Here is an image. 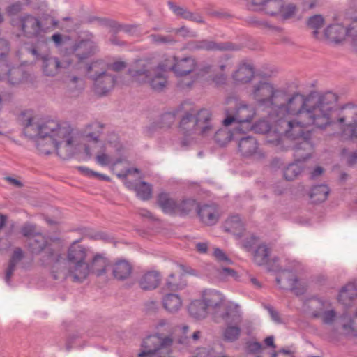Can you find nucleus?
Returning <instances> with one entry per match:
<instances>
[{"instance_id": "f257e3e1", "label": "nucleus", "mask_w": 357, "mask_h": 357, "mask_svg": "<svg viewBox=\"0 0 357 357\" xmlns=\"http://www.w3.org/2000/svg\"><path fill=\"white\" fill-rule=\"evenodd\" d=\"M19 121L26 136L38 137L36 146L40 154L55 153L62 158H67L79 151L85 142H98L97 137L78 130L68 123L40 121L31 110L22 112Z\"/></svg>"}, {"instance_id": "f03ea898", "label": "nucleus", "mask_w": 357, "mask_h": 357, "mask_svg": "<svg viewBox=\"0 0 357 357\" xmlns=\"http://www.w3.org/2000/svg\"><path fill=\"white\" fill-rule=\"evenodd\" d=\"M337 98L332 93L305 96L293 94L280 107L291 117L287 122L286 134L293 138H306L316 130H324L333 124Z\"/></svg>"}, {"instance_id": "7ed1b4c3", "label": "nucleus", "mask_w": 357, "mask_h": 357, "mask_svg": "<svg viewBox=\"0 0 357 357\" xmlns=\"http://www.w3.org/2000/svg\"><path fill=\"white\" fill-rule=\"evenodd\" d=\"M177 56L174 54H156L136 61L129 70L132 79L148 83L154 90H162L167 83V71L174 73Z\"/></svg>"}, {"instance_id": "20e7f679", "label": "nucleus", "mask_w": 357, "mask_h": 357, "mask_svg": "<svg viewBox=\"0 0 357 357\" xmlns=\"http://www.w3.org/2000/svg\"><path fill=\"white\" fill-rule=\"evenodd\" d=\"M91 250L79 244L77 241L73 242L68 248L66 254V271H59L60 264L59 255H54L51 252L50 263L52 264V274L55 279L61 276L70 278L73 281L82 282L86 279L89 272L88 262L91 258Z\"/></svg>"}, {"instance_id": "39448f33", "label": "nucleus", "mask_w": 357, "mask_h": 357, "mask_svg": "<svg viewBox=\"0 0 357 357\" xmlns=\"http://www.w3.org/2000/svg\"><path fill=\"white\" fill-rule=\"evenodd\" d=\"M180 128L186 138L191 141L206 139L214 132L211 112L202 109L194 113H187L181 119Z\"/></svg>"}, {"instance_id": "423d86ee", "label": "nucleus", "mask_w": 357, "mask_h": 357, "mask_svg": "<svg viewBox=\"0 0 357 357\" xmlns=\"http://www.w3.org/2000/svg\"><path fill=\"white\" fill-rule=\"evenodd\" d=\"M246 6L252 10L264 13L280 19L287 20L294 17L297 8L293 3L285 0H243Z\"/></svg>"}, {"instance_id": "0eeeda50", "label": "nucleus", "mask_w": 357, "mask_h": 357, "mask_svg": "<svg viewBox=\"0 0 357 357\" xmlns=\"http://www.w3.org/2000/svg\"><path fill=\"white\" fill-rule=\"evenodd\" d=\"M108 63L102 59L96 60L86 67V73L93 80V90L98 95H105L116 84V79L108 72Z\"/></svg>"}, {"instance_id": "6e6552de", "label": "nucleus", "mask_w": 357, "mask_h": 357, "mask_svg": "<svg viewBox=\"0 0 357 357\" xmlns=\"http://www.w3.org/2000/svg\"><path fill=\"white\" fill-rule=\"evenodd\" d=\"M220 316L225 323L222 333V339L229 342L237 340L241 333V312L239 305L234 302L227 303L225 312H221Z\"/></svg>"}, {"instance_id": "1a4fd4ad", "label": "nucleus", "mask_w": 357, "mask_h": 357, "mask_svg": "<svg viewBox=\"0 0 357 357\" xmlns=\"http://www.w3.org/2000/svg\"><path fill=\"white\" fill-rule=\"evenodd\" d=\"M301 265L297 261H292V264L287 268L282 270L277 278V282L283 289L291 290L299 295L307 289V282L300 275Z\"/></svg>"}, {"instance_id": "9d476101", "label": "nucleus", "mask_w": 357, "mask_h": 357, "mask_svg": "<svg viewBox=\"0 0 357 357\" xmlns=\"http://www.w3.org/2000/svg\"><path fill=\"white\" fill-rule=\"evenodd\" d=\"M172 339L158 335H149L144 339L142 344V351L139 357H167Z\"/></svg>"}, {"instance_id": "9b49d317", "label": "nucleus", "mask_w": 357, "mask_h": 357, "mask_svg": "<svg viewBox=\"0 0 357 357\" xmlns=\"http://www.w3.org/2000/svg\"><path fill=\"white\" fill-rule=\"evenodd\" d=\"M256 114L255 109L246 104H240L236 109L234 115L227 112V117L223 120L224 126L235 124L236 132L244 133L250 130V122Z\"/></svg>"}, {"instance_id": "f8f14e48", "label": "nucleus", "mask_w": 357, "mask_h": 357, "mask_svg": "<svg viewBox=\"0 0 357 357\" xmlns=\"http://www.w3.org/2000/svg\"><path fill=\"white\" fill-rule=\"evenodd\" d=\"M307 307L311 315L321 319L325 324L331 325L336 319V312L328 301L312 298L308 301Z\"/></svg>"}, {"instance_id": "ddd939ff", "label": "nucleus", "mask_w": 357, "mask_h": 357, "mask_svg": "<svg viewBox=\"0 0 357 357\" xmlns=\"http://www.w3.org/2000/svg\"><path fill=\"white\" fill-rule=\"evenodd\" d=\"M278 90L266 81L256 83L250 91V96L260 105H272Z\"/></svg>"}, {"instance_id": "4468645a", "label": "nucleus", "mask_w": 357, "mask_h": 357, "mask_svg": "<svg viewBox=\"0 0 357 357\" xmlns=\"http://www.w3.org/2000/svg\"><path fill=\"white\" fill-rule=\"evenodd\" d=\"M202 299L206 309L212 310L215 314L222 307L223 308L222 312H225L227 303L231 302V301H227L225 296L222 293L215 289L204 290L202 294Z\"/></svg>"}, {"instance_id": "2eb2a0df", "label": "nucleus", "mask_w": 357, "mask_h": 357, "mask_svg": "<svg viewBox=\"0 0 357 357\" xmlns=\"http://www.w3.org/2000/svg\"><path fill=\"white\" fill-rule=\"evenodd\" d=\"M161 273L155 269H146L140 272L137 279L138 287L143 291H153L161 282Z\"/></svg>"}, {"instance_id": "dca6fc26", "label": "nucleus", "mask_w": 357, "mask_h": 357, "mask_svg": "<svg viewBox=\"0 0 357 357\" xmlns=\"http://www.w3.org/2000/svg\"><path fill=\"white\" fill-rule=\"evenodd\" d=\"M225 67L226 66L224 63L212 66L206 65L199 70L198 75L203 77H206L208 81H212L215 84H221L226 79V77L223 73Z\"/></svg>"}, {"instance_id": "f3484780", "label": "nucleus", "mask_w": 357, "mask_h": 357, "mask_svg": "<svg viewBox=\"0 0 357 357\" xmlns=\"http://www.w3.org/2000/svg\"><path fill=\"white\" fill-rule=\"evenodd\" d=\"M20 26L24 34L28 38L38 36L42 31L40 20L31 15H25L20 17Z\"/></svg>"}, {"instance_id": "a211bd4d", "label": "nucleus", "mask_w": 357, "mask_h": 357, "mask_svg": "<svg viewBox=\"0 0 357 357\" xmlns=\"http://www.w3.org/2000/svg\"><path fill=\"white\" fill-rule=\"evenodd\" d=\"M348 31L347 27L342 24L336 23L328 26L324 31L322 39H326L331 43H340L347 39Z\"/></svg>"}, {"instance_id": "6ab92c4d", "label": "nucleus", "mask_w": 357, "mask_h": 357, "mask_svg": "<svg viewBox=\"0 0 357 357\" xmlns=\"http://www.w3.org/2000/svg\"><path fill=\"white\" fill-rule=\"evenodd\" d=\"M98 51L96 43L90 39L82 40L73 46V52L79 61L94 55Z\"/></svg>"}, {"instance_id": "aec40b11", "label": "nucleus", "mask_w": 357, "mask_h": 357, "mask_svg": "<svg viewBox=\"0 0 357 357\" xmlns=\"http://www.w3.org/2000/svg\"><path fill=\"white\" fill-rule=\"evenodd\" d=\"M108 265L107 259L102 255L91 252V258L88 262L89 272L86 274V278L91 274H95L97 276H101L106 273Z\"/></svg>"}, {"instance_id": "412c9836", "label": "nucleus", "mask_w": 357, "mask_h": 357, "mask_svg": "<svg viewBox=\"0 0 357 357\" xmlns=\"http://www.w3.org/2000/svg\"><path fill=\"white\" fill-rule=\"evenodd\" d=\"M133 266L130 262L125 259L115 261L112 266V275L114 279L124 281L130 278L132 274Z\"/></svg>"}, {"instance_id": "4be33fe9", "label": "nucleus", "mask_w": 357, "mask_h": 357, "mask_svg": "<svg viewBox=\"0 0 357 357\" xmlns=\"http://www.w3.org/2000/svg\"><path fill=\"white\" fill-rule=\"evenodd\" d=\"M43 72L48 76H54L58 73L59 69L67 68L70 65V62L68 59L60 62L55 57H43Z\"/></svg>"}, {"instance_id": "5701e85b", "label": "nucleus", "mask_w": 357, "mask_h": 357, "mask_svg": "<svg viewBox=\"0 0 357 357\" xmlns=\"http://www.w3.org/2000/svg\"><path fill=\"white\" fill-rule=\"evenodd\" d=\"M196 66L197 63L193 57H177L174 73L178 77L185 76L192 73Z\"/></svg>"}, {"instance_id": "b1692460", "label": "nucleus", "mask_w": 357, "mask_h": 357, "mask_svg": "<svg viewBox=\"0 0 357 357\" xmlns=\"http://www.w3.org/2000/svg\"><path fill=\"white\" fill-rule=\"evenodd\" d=\"M197 213L202 222L207 225H215L219 218V213L213 205H203L199 207Z\"/></svg>"}, {"instance_id": "393cba45", "label": "nucleus", "mask_w": 357, "mask_h": 357, "mask_svg": "<svg viewBox=\"0 0 357 357\" xmlns=\"http://www.w3.org/2000/svg\"><path fill=\"white\" fill-rule=\"evenodd\" d=\"M357 298V287L354 282H349L340 290L337 300L344 305H349Z\"/></svg>"}, {"instance_id": "a878e982", "label": "nucleus", "mask_w": 357, "mask_h": 357, "mask_svg": "<svg viewBox=\"0 0 357 357\" xmlns=\"http://www.w3.org/2000/svg\"><path fill=\"white\" fill-rule=\"evenodd\" d=\"M157 202L165 213L169 215L176 214L179 202L171 197L169 194L165 192L159 194Z\"/></svg>"}, {"instance_id": "bb28decb", "label": "nucleus", "mask_w": 357, "mask_h": 357, "mask_svg": "<svg viewBox=\"0 0 357 357\" xmlns=\"http://www.w3.org/2000/svg\"><path fill=\"white\" fill-rule=\"evenodd\" d=\"M255 72L252 66L242 63L233 74V79L236 83L245 84L254 77Z\"/></svg>"}, {"instance_id": "cd10ccee", "label": "nucleus", "mask_w": 357, "mask_h": 357, "mask_svg": "<svg viewBox=\"0 0 357 357\" xmlns=\"http://www.w3.org/2000/svg\"><path fill=\"white\" fill-rule=\"evenodd\" d=\"M162 302L164 308L171 313L178 312L183 305V301L177 294L169 293L165 294Z\"/></svg>"}, {"instance_id": "c85d7f7f", "label": "nucleus", "mask_w": 357, "mask_h": 357, "mask_svg": "<svg viewBox=\"0 0 357 357\" xmlns=\"http://www.w3.org/2000/svg\"><path fill=\"white\" fill-rule=\"evenodd\" d=\"M238 149L243 156H252L257 153L258 143L252 137H244L238 143Z\"/></svg>"}, {"instance_id": "c756f323", "label": "nucleus", "mask_w": 357, "mask_h": 357, "mask_svg": "<svg viewBox=\"0 0 357 357\" xmlns=\"http://www.w3.org/2000/svg\"><path fill=\"white\" fill-rule=\"evenodd\" d=\"M342 333L347 335H357V310L352 317L344 314L341 318Z\"/></svg>"}, {"instance_id": "7c9ffc66", "label": "nucleus", "mask_w": 357, "mask_h": 357, "mask_svg": "<svg viewBox=\"0 0 357 357\" xmlns=\"http://www.w3.org/2000/svg\"><path fill=\"white\" fill-rule=\"evenodd\" d=\"M225 229L234 236L241 237L244 232V225L238 215L229 218L225 222Z\"/></svg>"}, {"instance_id": "2f4dec72", "label": "nucleus", "mask_w": 357, "mask_h": 357, "mask_svg": "<svg viewBox=\"0 0 357 357\" xmlns=\"http://www.w3.org/2000/svg\"><path fill=\"white\" fill-rule=\"evenodd\" d=\"M309 155V153L305 154L302 159H297L294 162L286 167L284 172V176L287 180H294L301 173L304 168L303 161L307 158Z\"/></svg>"}, {"instance_id": "473e14b6", "label": "nucleus", "mask_w": 357, "mask_h": 357, "mask_svg": "<svg viewBox=\"0 0 357 357\" xmlns=\"http://www.w3.org/2000/svg\"><path fill=\"white\" fill-rule=\"evenodd\" d=\"M126 185L128 188L133 189L137 193V197L142 199H148L152 195L151 187L146 182L140 181L136 184H133L130 181H127Z\"/></svg>"}, {"instance_id": "72a5a7b5", "label": "nucleus", "mask_w": 357, "mask_h": 357, "mask_svg": "<svg viewBox=\"0 0 357 357\" xmlns=\"http://www.w3.org/2000/svg\"><path fill=\"white\" fill-rule=\"evenodd\" d=\"M329 189L326 185L314 186L310 192V197L312 202L319 203L325 201L328 195Z\"/></svg>"}, {"instance_id": "f704fd0d", "label": "nucleus", "mask_w": 357, "mask_h": 357, "mask_svg": "<svg viewBox=\"0 0 357 357\" xmlns=\"http://www.w3.org/2000/svg\"><path fill=\"white\" fill-rule=\"evenodd\" d=\"M253 260L258 265H265L268 263L270 250L264 244H261L253 252Z\"/></svg>"}, {"instance_id": "c9c22d12", "label": "nucleus", "mask_w": 357, "mask_h": 357, "mask_svg": "<svg viewBox=\"0 0 357 357\" xmlns=\"http://www.w3.org/2000/svg\"><path fill=\"white\" fill-rule=\"evenodd\" d=\"M188 311L191 316L196 319L204 318L207 314V309L202 300L192 301L188 307Z\"/></svg>"}, {"instance_id": "e433bc0d", "label": "nucleus", "mask_w": 357, "mask_h": 357, "mask_svg": "<svg viewBox=\"0 0 357 357\" xmlns=\"http://www.w3.org/2000/svg\"><path fill=\"white\" fill-rule=\"evenodd\" d=\"M29 244L32 253L39 254L46 247L47 240L41 234H36L29 239Z\"/></svg>"}, {"instance_id": "4c0bfd02", "label": "nucleus", "mask_w": 357, "mask_h": 357, "mask_svg": "<svg viewBox=\"0 0 357 357\" xmlns=\"http://www.w3.org/2000/svg\"><path fill=\"white\" fill-rule=\"evenodd\" d=\"M345 120L343 116H339L337 119V122L342 130V134L351 139H357V124H344Z\"/></svg>"}, {"instance_id": "58836bf2", "label": "nucleus", "mask_w": 357, "mask_h": 357, "mask_svg": "<svg viewBox=\"0 0 357 357\" xmlns=\"http://www.w3.org/2000/svg\"><path fill=\"white\" fill-rule=\"evenodd\" d=\"M165 285L170 290L180 291L186 287L187 282L182 277L176 278L174 273H171L167 278Z\"/></svg>"}, {"instance_id": "ea45409f", "label": "nucleus", "mask_w": 357, "mask_h": 357, "mask_svg": "<svg viewBox=\"0 0 357 357\" xmlns=\"http://www.w3.org/2000/svg\"><path fill=\"white\" fill-rule=\"evenodd\" d=\"M227 127L225 126V128L219 129L214 135L215 142L221 146L229 143L232 139L234 135L236 133V131L234 133H231Z\"/></svg>"}, {"instance_id": "a19ab883", "label": "nucleus", "mask_w": 357, "mask_h": 357, "mask_svg": "<svg viewBox=\"0 0 357 357\" xmlns=\"http://www.w3.org/2000/svg\"><path fill=\"white\" fill-rule=\"evenodd\" d=\"M22 257H23V254H22V251L21 250V249L17 248L14 251V252L12 255V257L10 259V261L8 268V270L6 271V282H8V283L9 282V280L11 278V275H12L13 271H14L15 265L22 259Z\"/></svg>"}, {"instance_id": "79ce46f5", "label": "nucleus", "mask_w": 357, "mask_h": 357, "mask_svg": "<svg viewBox=\"0 0 357 357\" xmlns=\"http://www.w3.org/2000/svg\"><path fill=\"white\" fill-rule=\"evenodd\" d=\"M197 207V204L193 199L180 201L175 215H185Z\"/></svg>"}, {"instance_id": "37998d69", "label": "nucleus", "mask_w": 357, "mask_h": 357, "mask_svg": "<svg viewBox=\"0 0 357 357\" xmlns=\"http://www.w3.org/2000/svg\"><path fill=\"white\" fill-rule=\"evenodd\" d=\"M308 25L310 28L313 29L314 31L313 32L314 36L319 39L322 40L323 36L319 35L318 29L321 28L324 25V18L321 15H315L310 17L308 20Z\"/></svg>"}, {"instance_id": "c03bdc74", "label": "nucleus", "mask_w": 357, "mask_h": 357, "mask_svg": "<svg viewBox=\"0 0 357 357\" xmlns=\"http://www.w3.org/2000/svg\"><path fill=\"white\" fill-rule=\"evenodd\" d=\"M12 70L7 63L0 61V79H7L11 84H14L17 82V79L10 77Z\"/></svg>"}, {"instance_id": "a18cd8bd", "label": "nucleus", "mask_w": 357, "mask_h": 357, "mask_svg": "<svg viewBox=\"0 0 357 357\" xmlns=\"http://www.w3.org/2000/svg\"><path fill=\"white\" fill-rule=\"evenodd\" d=\"M269 123L264 119L259 120L256 122L253 126H250V130H253L255 132L258 133H267L270 130Z\"/></svg>"}, {"instance_id": "49530a36", "label": "nucleus", "mask_w": 357, "mask_h": 357, "mask_svg": "<svg viewBox=\"0 0 357 357\" xmlns=\"http://www.w3.org/2000/svg\"><path fill=\"white\" fill-rule=\"evenodd\" d=\"M169 8L178 17H180L183 19H186L187 15L188 14L189 10L184 7H181L172 2H169L168 3Z\"/></svg>"}, {"instance_id": "de8ad7c7", "label": "nucleus", "mask_w": 357, "mask_h": 357, "mask_svg": "<svg viewBox=\"0 0 357 357\" xmlns=\"http://www.w3.org/2000/svg\"><path fill=\"white\" fill-rule=\"evenodd\" d=\"M150 37L151 41L156 44H172L175 43V40L171 36L153 34Z\"/></svg>"}, {"instance_id": "09e8293b", "label": "nucleus", "mask_w": 357, "mask_h": 357, "mask_svg": "<svg viewBox=\"0 0 357 357\" xmlns=\"http://www.w3.org/2000/svg\"><path fill=\"white\" fill-rule=\"evenodd\" d=\"M196 48L199 50H215L222 49V47L214 43L213 41L202 40L197 43Z\"/></svg>"}, {"instance_id": "8fccbe9b", "label": "nucleus", "mask_w": 357, "mask_h": 357, "mask_svg": "<svg viewBox=\"0 0 357 357\" xmlns=\"http://www.w3.org/2000/svg\"><path fill=\"white\" fill-rule=\"evenodd\" d=\"M347 31H348L347 38L352 41H357V19L352 21L350 25L347 27Z\"/></svg>"}, {"instance_id": "3c124183", "label": "nucleus", "mask_w": 357, "mask_h": 357, "mask_svg": "<svg viewBox=\"0 0 357 357\" xmlns=\"http://www.w3.org/2000/svg\"><path fill=\"white\" fill-rule=\"evenodd\" d=\"M79 169H80V171H82V172H83L85 175H86L88 176L96 177L101 180H109L108 176L101 174L100 173H98L96 172L92 171L87 167H79Z\"/></svg>"}, {"instance_id": "603ef678", "label": "nucleus", "mask_w": 357, "mask_h": 357, "mask_svg": "<svg viewBox=\"0 0 357 357\" xmlns=\"http://www.w3.org/2000/svg\"><path fill=\"white\" fill-rule=\"evenodd\" d=\"M248 350L251 353H257L258 354L261 351L263 354H265L266 351V348L262 347L261 344L259 342H250L248 346Z\"/></svg>"}, {"instance_id": "864d4df0", "label": "nucleus", "mask_w": 357, "mask_h": 357, "mask_svg": "<svg viewBox=\"0 0 357 357\" xmlns=\"http://www.w3.org/2000/svg\"><path fill=\"white\" fill-rule=\"evenodd\" d=\"M22 233L24 236L29 237V240L37 234L36 227L33 225H24L22 229Z\"/></svg>"}, {"instance_id": "5fc2aeb1", "label": "nucleus", "mask_w": 357, "mask_h": 357, "mask_svg": "<svg viewBox=\"0 0 357 357\" xmlns=\"http://www.w3.org/2000/svg\"><path fill=\"white\" fill-rule=\"evenodd\" d=\"M256 242V238L251 236L250 238L242 240L240 243L246 251L250 252L255 245Z\"/></svg>"}, {"instance_id": "6e6d98bb", "label": "nucleus", "mask_w": 357, "mask_h": 357, "mask_svg": "<svg viewBox=\"0 0 357 357\" xmlns=\"http://www.w3.org/2000/svg\"><path fill=\"white\" fill-rule=\"evenodd\" d=\"M108 66H109L108 71L112 70L114 72H119V71L123 70L126 66L125 62H123L122 61H117L111 64L108 63Z\"/></svg>"}, {"instance_id": "4d7b16f0", "label": "nucleus", "mask_w": 357, "mask_h": 357, "mask_svg": "<svg viewBox=\"0 0 357 357\" xmlns=\"http://www.w3.org/2000/svg\"><path fill=\"white\" fill-rule=\"evenodd\" d=\"M185 20H191L192 22L200 24L204 23V20L200 14H199L198 13H192L190 10Z\"/></svg>"}, {"instance_id": "13d9d810", "label": "nucleus", "mask_w": 357, "mask_h": 357, "mask_svg": "<svg viewBox=\"0 0 357 357\" xmlns=\"http://www.w3.org/2000/svg\"><path fill=\"white\" fill-rule=\"evenodd\" d=\"M9 52V46L6 40L0 38V60L6 56Z\"/></svg>"}, {"instance_id": "bf43d9fd", "label": "nucleus", "mask_w": 357, "mask_h": 357, "mask_svg": "<svg viewBox=\"0 0 357 357\" xmlns=\"http://www.w3.org/2000/svg\"><path fill=\"white\" fill-rule=\"evenodd\" d=\"M213 255L220 261H230L225 253L219 248L214 249Z\"/></svg>"}, {"instance_id": "052dcab7", "label": "nucleus", "mask_w": 357, "mask_h": 357, "mask_svg": "<svg viewBox=\"0 0 357 357\" xmlns=\"http://www.w3.org/2000/svg\"><path fill=\"white\" fill-rule=\"evenodd\" d=\"M96 161L100 165L105 166V165H107L108 164H109L110 158L107 155L102 153L98 154L96 156Z\"/></svg>"}, {"instance_id": "680f3d73", "label": "nucleus", "mask_w": 357, "mask_h": 357, "mask_svg": "<svg viewBox=\"0 0 357 357\" xmlns=\"http://www.w3.org/2000/svg\"><path fill=\"white\" fill-rule=\"evenodd\" d=\"M311 148V146L310 144H309L308 142H307L306 140H304L301 144V146L300 147H298L296 149V153H295V155L296 157H302L303 155V153H302V150L303 149H309Z\"/></svg>"}, {"instance_id": "e2e57ef3", "label": "nucleus", "mask_w": 357, "mask_h": 357, "mask_svg": "<svg viewBox=\"0 0 357 357\" xmlns=\"http://www.w3.org/2000/svg\"><path fill=\"white\" fill-rule=\"evenodd\" d=\"M220 274L225 277H232V278H236V273L234 271V270L229 268H223L221 270H220Z\"/></svg>"}, {"instance_id": "0e129e2a", "label": "nucleus", "mask_w": 357, "mask_h": 357, "mask_svg": "<svg viewBox=\"0 0 357 357\" xmlns=\"http://www.w3.org/2000/svg\"><path fill=\"white\" fill-rule=\"evenodd\" d=\"M268 357H294V356L289 351L279 350L278 351H277L275 353V354H271Z\"/></svg>"}, {"instance_id": "69168bd1", "label": "nucleus", "mask_w": 357, "mask_h": 357, "mask_svg": "<svg viewBox=\"0 0 357 357\" xmlns=\"http://www.w3.org/2000/svg\"><path fill=\"white\" fill-rule=\"evenodd\" d=\"M22 9L20 3H15L8 8V13L10 15L20 12Z\"/></svg>"}, {"instance_id": "338daca9", "label": "nucleus", "mask_w": 357, "mask_h": 357, "mask_svg": "<svg viewBox=\"0 0 357 357\" xmlns=\"http://www.w3.org/2000/svg\"><path fill=\"white\" fill-rule=\"evenodd\" d=\"M267 310L272 318V319L275 321L279 322L280 321V317L279 314L277 311H275L272 307H267Z\"/></svg>"}, {"instance_id": "774afa93", "label": "nucleus", "mask_w": 357, "mask_h": 357, "mask_svg": "<svg viewBox=\"0 0 357 357\" xmlns=\"http://www.w3.org/2000/svg\"><path fill=\"white\" fill-rule=\"evenodd\" d=\"M194 357H212L210 355L209 351L205 348L201 349L199 350L197 354Z\"/></svg>"}]
</instances>
